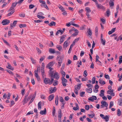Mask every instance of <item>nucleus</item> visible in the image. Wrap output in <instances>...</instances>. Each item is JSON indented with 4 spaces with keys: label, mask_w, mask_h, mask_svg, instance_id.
Instances as JSON below:
<instances>
[{
    "label": "nucleus",
    "mask_w": 122,
    "mask_h": 122,
    "mask_svg": "<svg viewBox=\"0 0 122 122\" xmlns=\"http://www.w3.org/2000/svg\"><path fill=\"white\" fill-rule=\"evenodd\" d=\"M10 22V21L9 20H7V19H5L2 20V23L3 25H8Z\"/></svg>",
    "instance_id": "nucleus-1"
},
{
    "label": "nucleus",
    "mask_w": 122,
    "mask_h": 122,
    "mask_svg": "<svg viewBox=\"0 0 122 122\" xmlns=\"http://www.w3.org/2000/svg\"><path fill=\"white\" fill-rule=\"evenodd\" d=\"M61 80L62 81L61 83L64 86H66V84L65 82H67V80L64 77H62L61 79Z\"/></svg>",
    "instance_id": "nucleus-2"
},
{
    "label": "nucleus",
    "mask_w": 122,
    "mask_h": 122,
    "mask_svg": "<svg viewBox=\"0 0 122 122\" xmlns=\"http://www.w3.org/2000/svg\"><path fill=\"white\" fill-rule=\"evenodd\" d=\"M50 93L51 94L55 92L56 91L57 88L56 87H54V88L51 87L50 88Z\"/></svg>",
    "instance_id": "nucleus-3"
},
{
    "label": "nucleus",
    "mask_w": 122,
    "mask_h": 122,
    "mask_svg": "<svg viewBox=\"0 0 122 122\" xmlns=\"http://www.w3.org/2000/svg\"><path fill=\"white\" fill-rule=\"evenodd\" d=\"M114 90L112 89L111 90H108L107 91V93L111 95L112 96H115L114 93H113Z\"/></svg>",
    "instance_id": "nucleus-4"
},
{
    "label": "nucleus",
    "mask_w": 122,
    "mask_h": 122,
    "mask_svg": "<svg viewBox=\"0 0 122 122\" xmlns=\"http://www.w3.org/2000/svg\"><path fill=\"white\" fill-rule=\"evenodd\" d=\"M54 78L57 80H58L60 76L58 74L57 72H56L54 74Z\"/></svg>",
    "instance_id": "nucleus-5"
},
{
    "label": "nucleus",
    "mask_w": 122,
    "mask_h": 122,
    "mask_svg": "<svg viewBox=\"0 0 122 122\" xmlns=\"http://www.w3.org/2000/svg\"><path fill=\"white\" fill-rule=\"evenodd\" d=\"M55 62L53 61L50 62L46 66V68H48L49 67L52 66L54 64Z\"/></svg>",
    "instance_id": "nucleus-6"
},
{
    "label": "nucleus",
    "mask_w": 122,
    "mask_h": 122,
    "mask_svg": "<svg viewBox=\"0 0 122 122\" xmlns=\"http://www.w3.org/2000/svg\"><path fill=\"white\" fill-rule=\"evenodd\" d=\"M37 70H35L34 71L35 76L37 80L38 81V67H37Z\"/></svg>",
    "instance_id": "nucleus-7"
},
{
    "label": "nucleus",
    "mask_w": 122,
    "mask_h": 122,
    "mask_svg": "<svg viewBox=\"0 0 122 122\" xmlns=\"http://www.w3.org/2000/svg\"><path fill=\"white\" fill-rule=\"evenodd\" d=\"M17 22V21L15 20L13 22V24L12 23L10 24V27L12 29V27H15V26Z\"/></svg>",
    "instance_id": "nucleus-8"
},
{
    "label": "nucleus",
    "mask_w": 122,
    "mask_h": 122,
    "mask_svg": "<svg viewBox=\"0 0 122 122\" xmlns=\"http://www.w3.org/2000/svg\"><path fill=\"white\" fill-rule=\"evenodd\" d=\"M66 36L65 35H63L61 37L60 41V44H61L64 41L65 38Z\"/></svg>",
    "instance_id": "nucleus-9"
},
{
    "label": "nucleus",
    "mask_w": 122,
    "mask_h": 122,
    "mask_svg": "<svg viewBox=\"0 0 122 122\" xmlns=\"http://www.w3.org/2000/svg\"><path fill=\"white\" fill-rule=\"evenodd\" d=\"M40 113L42 115H46V108H45L44 110H41L40 112Z\"/></svg>",
    "instance_id": "nucleus-10"
},
{
    "label": "nucleus",
    "mask_w": 122,
    "mask_h": 122,
    "mask_svg": "<svg viewBox=\"0 0 122 122\" xmlns=\"http://www.w3.org/2000/svg\"><path fill=\"white\" fill-rule=\"evenodd\" d=\"M50 82V79L48 78H46L44 80V82L46 84H48Z\"/></svg>",
    "instance_id": "nucleus-11"
},
{
    "label": "nucleus",
    "mask_w": 122,
    "mask_h": 122,
    "mask_svg": "<svg viewBox=\"0 0 122 122\" xmlns=\"http://www.w3.org/2000/svg\"><path fill=\"white\" fill-rule=\"evenodd\" d=\"M81 83H78L77 84V85L76 86H75V89L76 90L77 89H80L81 88Z\"/></svg>",
    "instance_id": "nucleus-12"
},
{
    "label": "nucleus",
    "mask_w": 122,
    "mask_h": 122,
    "mask_svg": "<svg viewBox=\"0 0 122 122\" xmlns=\"http://www.w3.org/2000/svg\"><path fill=\"white\" fill-rule=\"evenodd\" d=\"M75 104L76 106V107H74L73 108V110L75 111H76L79 110V107L78 104L77 103H75Z\"/></svg>",
    "instance_id": "nucleus-13"
},
{
    "label": "nucleus",
    "mask_w": 122,
    "mask_h": 122,
    "mask_svg": "<svg viewBox=\"0 0 122 122\" xmlns=\"http://www.w3.org/2000/svg\"><path fill=\"white\" fill-rule=\"evenodd\" d=\"M8 66L6 67V68L12 70H13L14 68H13L11 65L9 63H8Z\"/></svg>",
    "instance_id": "nucleus-14"
},
{
    "label": "nucleus",
    "mask_w": 122,
    "mask_h": 122,
    "mask_svg": "<svg viewBox=\"0 0 122 122\" xmlns=\"http://www.w3.org/2000/svg\"><path fill=\"white\" fill-rule=\"evenodd\" d=\"M92 88H86V90L87 93H91L92 92Z\"/></svg>",
    "instance_id": "nucleus-15"
},
{
    "label": "nucleus",
    "mask_w": 122,
    "mask_h": 122,
    "mask_svg": "<svg viewBox=\"0 0 122 122\" xmlns=\"http://www.w3.org/2000/svg\"><path fill=\"white\" fill-rule=\"evenodd\" d=\"M54 96L53 94H51L49 97L48 99L49 101H51L54 98Z\"/></svg>",
    "instance_id": "nucleus-16"
},
{
    "label": "nucleus",
    "mask_w": 122,
    "mask_h": 122,
    "mask_svg": "<svg viewBox=\"0 0 122 122\" xmlns=\"http://www.w3.org/2000/svg\"><path fill=\"white\" fill-rule=\"evenodd\" d=\"M56 25V23L55 22L52 21L50 23V24H49V25L50 26H55Z\"/></svg>",
    "instance_id": "nucleus-17"
},
{
    "label": "nucleus",
    "mask_w": 122,
    "mask_h": 122,
    "mask_svg": "<svg viewBox=\"0 0 122 122\" xmlns=\"http://www.w3.org/2000/svg\"><path fill=\"white\" fill-rule=\"evenodd\" d=\"M63 32V31L61 30H57L56 33V35H57L60 32L61 33V34H62Z\"/></svg>",
    "instance_id": "nucleus-18"
},
{
    "label": "nucleus",
    "mask_w": 122,
    "mask_h": 122,
    "mask_svg": "<svg viewBox=\"0 0 122 122\" xmlns=\"http://www.w3.org/2000/svg\"><path fill=\"white\" fill-rule=\"evenodd\" d=\"M99 82L100 84L103 85H104L106 84L105 82L104 81H102V80L99 79Z\"/></svg>",
    "instance_id": "nucleus-19"
},
{
    "label": "nucleus",
    "mask_w": 122,
    "mask_h": 122,
    "mask_svg": "<svg viewBox=\"0 0 122 122\" xmlns=\"http://www.w3.org/2000/svg\"><path fill=\"white\" fill-rule=\"evenodd\" d=\"M15 12V10H13L12 11H11L9 13H8V14H7V16H10V15L12 14Z\"/></svg>",
    "instance_id": "nucleus-20"
},
{
    "label": "nucleus",
    "mask_w": 122,
    "mask_h": 122,
    "mask_svg": "<svg viewBox=\"0 0 122 122\" xmlns=\"http://www.w3.org/2000/svg\"><path fill=\"white\" fill-rule=\"evenodd\" d=\"M63 58V57L62 56H61L60 57L59 59L57 61H58V62H60L61 63H62Z\"/></svg>",
    "instance_id": "nucleus-21"
},
{
    "label": "nucleus",
    "mask_w": 122,
    "mask_h": 122,
    "mask_svg": "<svg viewBox=\"0 0 122 122\" xmlns=\"http://www.w3.org/2000/svg\"><path fill=\"white\" fill-rule=\"evenodd\" d=\"M68 43L66 41H65L64 44H63V47L64 48H65L66 49V48L67 47L68 45H67Z\"/></svg>",
    "instance_id": "nucleus-22"
},
{
    "label": "nucleus",
    "mask_w": 122,
    "mask_h": 122,
    "mask_svg": "<svg viewBox=\"0 0 122 122\" xmlns=\"http://www.w3.org/2000/svg\"><path fill=\"white\" fill-rule=\"evenodd\" d=\"M49 52L51 53H54L56 52L54 49L50 48L49 49Z\"/></svg>",
    "instance_id": "nucleus-23"
},
{
    "label": "nucleus",
    "mask_w": 122,
    "mask_h": 122,
    "mask_svg": "<svg viewBox=\"0 0 122 122\" xmlns=\"http://www.w3.org/2000/svg\"><path fill=\"white\" fill-rule=\"evenodd\" d=\"M103 119H105L106 122H108L109 120V117L107 115H106L104 118Z\"/></svg>",
    "instance_id": "nucleus-24"
},
{
    "label": "nucleus",
    "mask_w": 122,
    "mask_h": 122,
    "mask_svg": "<svg viewBox=\"0 0 122 122\" xmlns=\"http://www.w3.org/2000/svg\"><path fill=\"white\" fill-rule=\"evenodd\" d=\"M119 61L118 62V63L119 64H121L122 62V56H119Z\"/></svg>",
    "instance_id": "nucleus-25"
},
{
    "label": "nucleus",
    "mask_w": 122,
    "mask_h": 122,
    "mask_svg": "<svg viewBox=\"0 0 122 122\" xmlns=\"http://www.w3.org/2000/svg\"><path fill=\"white\" fill-rule=\"evenodd\" d=\"M56 48L58 49V50L60 51H61V50L62 49V46L60 45H57L56 46Z\"/></svg>",
    "instance_id": "nucleus-26"
},
{
    "label": "nucleus",
    "mask_w": 122,
    "mask_h": 122,
    "mask_svg": "<svg viewBox=\"0 0 122 122\" xmlns=\"http://www.w3.org/2000/svg\"><path fill=\"white\" fill-rule=\"evenodd\" d=\"M87 32L88 33V35L90 36H91L92 35V32L90 29H88V30L87 31Z\"/></svg>",
    "instance_id": "nucleus-27"
},
{
    "label": "nucleus",
    "mask_w": 122,
    "mask_h": 122,
    "mask_svg": "<svg viewBox=\"0 0 122 122\" xmlns=\"http://www.w3.org/2000/svg\"><path fill=\"white\" fill-rule=\"evenodd\" d=\"M104 91L103 90H102L100 91V94L99 95L101 97H102L104 96Z\"/></svg>",
    "instance_id": "nucleus-28"
},
{
    "label": "nucleus",
    "mask_w": 122,
    "mask_h": 122,
    "mask_svg": "<svg viewBox=\"0 0 122 122\" xmlns=\"http://www.w3.org/2000/svg\"><path fill=\"white\" fill-rule=\"evenodd\" d=\"M86 85L88 88H92L93 87V86L91 84H86Z\"/></svg>",
    "instance_id": "nucleus-29"
},
{
    "label": "nucleus",
    "mask_w": 122,
    "mask_h": 122,
    "mask_svg": "<svg viewBox=\"0 0 122 122\" xmlns=\"http://www.w3.org/2000/svg\"><path fill=\"white\" fill-rule=\"evenodd\" d=\"M88 115L89 116L90 118H92L95 116V114L94 113L91 114H88Z\"/></svg>",
    "instance_id": "nucleus-30"
},
{
    "label": "nucleus",
    "mask_w": 122,
    "mask_h": 122,
    "mask_svg": "<svg viewBox=\"0 0 122 122\" xmlns=\"http://www.w3.org/2000/svg\"><path fill=\"white\" fill-rule=\"evenodd\" d=\"M45 56H43L40 59L39 62L41 63L45 59Z\"/></svg>",
    "instance_id": "nucleus-31"
},
{
    "label": "nucleus",
    "mask_w": 122,
    "mask_h": 122,
    "mask_svg": "<svg viewBox=\"0 0 122 122\" xmlns=\"http://www.w3.org/2000/svg\"><path fill=\"white\" fill-rule=\"evenodd\" d=\"M117 115L118 116H120L121 114V112L120 109H118L117 110Z\"/></svg>",
    "instance_id": "nucleus-32"
},
{
    "label": "nucleus",
    "mask_w": 122,
    "mask_h": 122,
    "mask_svg": "<svg viewBox=\"0 0 122 122\" xmlns=\"http://www.w3.org/2000/svg\"><path fill=\"white\" fill-rule=\"evenodd\" d=\"M73 46L72 45H71L70 46V48L69 49V50L68 51V53H70L72 50V48L73 47Z\"/></svg>",
    "instance_id": "nucleus-33"
},
{
    "label": "nucleus",
    "mask_w": 122,
    "mask_h": 122,
    "mask_svg": "<svg viewBox=\"0 0 122 122\" xmlns=\"http://www.w3.org/2000/svg\"><path fill=\"white\" fill-rule=\"evenodd\" d=\"M101 103L102 104H105V105L107 106H108V103H107V102L106 101H102L101 102Z\"/></svg>",
    "instance_id": "nucleus-34"
},
{
    "label": "nucleus",
    "mask_w": 122,
    "mask_h": 122,
    "mask_svg": "<svg viewBox=\"0 0 122 122\" xmlns=\"http://www.w3.org/2000/svg\"><path fill=\"white\" fill-rule=\"evenodd\" d=\"M26 26V25L25 24H21L19 25V27L20 28H22L23 27H25Z\"/></svg>",
    "instance_id": "nucleus-35"
},
{
    "label": "nucleus",
    "mask_w": 122,
    "mask_h": 122,
    "mask_svg": "<svg viewBox=\"0 0 122 122\" xmlns=\"http://www.w3.org/2000/svg\"><path fill=\"white\" fill-rule=\"evenodd\" d=\"M18 4V3H17V2H16V3H12V5L11 6V7H12L13 8H14L15 7V6H16V5L17 4Z\"/></svg>",
    "instance_id": "nucleus-36"
},
{
    "label": "nucleus",
    "mask_w": 122,
    "mask_h": 122,
    "mask_svg": "<svg viewBox=\"0 0 122 122\" xmlns=\"http://www.w3.org/2000/svg\"><path fill=\"white\" fill-rule=\"evenodd\" d=\"M101 40V43H102L104 45H105L106 43V41L104 39H103Z\"/></svg>",
    "instance_id": "nucleus-37"
},
{
    "label": "nucleus",
    "mask_w": 122,
    "mask_h": 122,
    "mask_svg": "<svg viewBox=\"0 0 122 122\" xmlns=\"http://www.w3.org/2000/svg\"><path fill=\"white\" fill-rule=\"evenodd\" d=\"M106 11L107 15L108 17H109L110 15V10L109 9H107Z\"/></svg>",
    "instance_id": "nucleus-38"
},
{
    "label": "nucleus",
    "mask_w": 122,
    "mask_h": 122,
    "mask_svg": "<svg viewBox=\"0 0 122 122\" xmlns=\"http://www.w3.org/2000/svg\"><path fill=\"white\" fill-rule=\"evenodd\" d=\"M85 9H86V10L87 11V13H89L91 11V10H90V8L88 7H86L85 8Z\"/></svg>",
    "instance_id": "nucleus-39"
},
{
    "label": "nucleus",
    "mask_w": 122,
    "mask_h": 122,
    "mask_svg": "<svg viewBox=\"0 0 122 122\" xmlns=\"http://www.w3.org/2000/svg\"><path fill=\"white\" fill-rule=\"evenodd\" d=\"M85 92H82L80 93V96L81 97H84V95L85 94Z\"/></svg>",
    "instance_id": "nucleus-40"
},
{
    "label": "nucleus",
    "mask_w": 122,
    "mask_h": 122,
    "mask_svg": "<svg viewBox=\"0 0 122 122\" xmlns=\"http://www.w3.org/2000/svg\"><path fill=\"white\" fill-rule=\"evenodd\" d=\"M83 76L84 77H86L87 75V73L86 70H85L83 73Z\"/></svg>",
    "instance_id": "nucleus-41"
},
{
    "label": "nucleus",
    "mask_w": 122,
    "mask_h": 122,
    "mask_svg": "<svg viewBox=\"0 0 122 122\" xmlns=\"http://www.w3.org/2000/svg\"><path fill=\"white\" fill-rule=\"evenodd\" d=\"M96 77H94L92 78V84H94L95 83L96 80Z\"/></svg>",
    "instance_id": "nucleus-42"
},
{
    "label": "nucleus",
    "mask_w": 122,
    "mask_h": 122,
    "mask_svg": "<svg viewBox=\"0 0 122 122\" xmlns=\"http://www.w3.org/2000/svg\"><path fill=\"white\" fill-rule=\"evenodd\" d=\"M54 71H52L51 72L49 73V74L50 75L51 77H54Z\"/></svg>",
    "instance_id": "nucleus-43"
},
{
    "label": "nucleus",
    "mask_w": 122,
    "mask_h": 122,
    "mask_svg": "<svg viewBox=\"0 0 122 122\" xmlns=\"http://www.w3.org/2000/svg\"><path fill=\"white\" fill-rule=\"evenodd\" d=\"M58 119H61V117L62 116V113H58Z\"/></svg>",
    "instance_id": "nucleus-44"
},
{
    "label": "nucleus",
    "mask_w": 122,
    "mask_h": 122,
    "mask_svg": "<svg viewBox=\"0 0 122 122\" xmlns=\"http://www.w3.org/2000/svg\"><path fill=\"white\" fill-rule=\"evenodd\" d=\"M113 105V102H110L109 108H111Z\"/></svg>",
    "instance_id": "nucleus-45"
},
{
    "label": "nucleus",
    "mask_w": 122,
    "mask_h": 122,
    "mask_svg": "<svg viewBox=\"0 0 122 122\" xmlns=\"http://www.w3.org/2000/svg\"><path fill=\"white\" fill-rule=\"evenodd\" d=\"M78 33L79 32H75L74 33L72 34L71 36H76L78 35Z\"/></svg>",
    "instance_id": "nucleus-46"
},
{
    "label": "nucleus",
    "mask_w": 122,
    "mask_h": 122,
    "mask_svg": "<svg viewBox=\"0 0 122 122\" xmlns=\"http://www.w3.org/2000/svg\"><path fill=\"white\" fill-rule=\"evenodd\" d=\"M61 10L62 12H63L65 10L64 8L61 6L58 7Z\"/></svg>",
    "instance_id": "nucleus-47"
},
{
    "label": "nucleus",
    "mask_w": 122,
    "mask_h": 122,
    "mask_svg": "<svg viewBox=\"0 0 122 122\" xmlns=\"http://www.w3.org/2000/svg\"><path fill=\"white\" fill-rule=\"evenodd\" d=\"M61 73L62 75V77H64L66 75L65 72L64 71H61Z\"/></svg>",
    "instance_id": "nucleus-48"
},
{
    "label": "nucleus",
    "mask_w": 122,
    "mask_h": 122,
    "mask_svg": "<svg viewBox=\"0 0 122 122\" xmlns=\"http://www.w3.org/2000/svg\"><path fill=\"white\" fill-rule=\"evenodd\" d=\"M109 4L110 7L113 6L114 5V2H109Z\"/></svg>",
    "instance_id": "nucleus-49"
},
{
    "label": "nucleus",
    "mask_w": 122,
    "mask_h": 122,
    "mask_svg": "<svg viewBox=\"0 0 122 122\" xmlns=\"http://www.w3.org/2000/svg\"><path fill=\"white\" fill-rule=\"evenodd\" d=\"M88 100H89L91 101L92 102H93L94 100V98L91 97L88 98Z\"/></svg>",
    "instance_id": "nucleus-50"
},
{
    "label": "nucleus",
    "mask_w": 122,
    "mask_h": 122,
    "mask_svg": "<svg viewBox=\"0 0 122 122\" xmlns=\"http://www.w3.org/2000/svg\"><path fill=\"white\" fill-rule=\"evenodd\" d=\"M27 95L25 96V98L23 100V101L24 102V104H25L27 102L26 100L27 99Z\"/></svg>",
    "instance_id": "nucleus-51"
},
{
    "label": "nucleus",
    "mask_w": 122,
    "mask_h": 122,
    "mask_svg": "<svg viewBox=\"0 0 122 122\" xmlns=\"http://www.w3.org/2000/svg\"><path fill=\"white\" fill-rule=\"evenodd\" d=\"M19 15V16L23 17H24L25 16V15L24 14H20Z\"/></svg>",
    "instance_id": "nucleus-52"
},
{
    "label": "nucleus",
    "mask_w": 122,
    "mask_h": 122,
    "mask_svg": "<svg viewBox=\"0 0 122 122\" xmlns=\"http://www.w3.org/2000/svg\"><path fill=\"white\" fill-rule=\"evenodd\" d=\"M85 109L86 110H88L89 109V107L88 105H86L85 106Z\"/></svg>",
    "instance_id": "nucleus-53"
},
{
    "label": "nucleus",
    "mask_w": 122,
    "mask_h": 122,
    "mask_svg": "<svg viewBox=\"0 0 122 122\" xmlns=\"http://www.w3.org/2000/svg\"><path fill=\"white\" fill-rule=\"evenodd\" d=\"M35 6V5H29V8L30 9H32Z\"/></svg>",
    "instance_id": "nucleus-54"
},
{
    "label": "nucleus",
    "mask_w": 122,
    "mask_h": 122,
    "mask_svg": "<svg viewBox=\"0 0 122 122\" xmlns=\"http://www.w3.org/2000/svg\"><path fill=\"white\" fill-rule=\"evenodd\" d=\"M44 4V7L46 8L47 10H49V8H48L46 4V3L45 2Z\"/></svg>",
    "instance_id": "nucleus-55"
},
{
    "label": "nucleus",
    "mask_w": 122,
    "mask_h": 122,
    "mask_svg": "<svg viewBox=\"0 0 122 122\" xmlns=\"http://www.w3.org/2000/svg\"><path fill=\"white\" fill-rule=\"evenodd\" d=\"M54 56H50L48 57V59H51L54 58Z\"/></svg>",
    "instance_id": "nucleus-56"
},
{
    "label": "nucleus",
    "mask_w": 122,
    "mask_h": 122,
    "mask_svg": "<svg viewBox=\"0 0 122 122\" xmlns=\"http://www.w3.org/2000/svg\"><path fill=\"white\" fill-rule=\"evenodd\" d=\"M30 59L32 61V63L33 64H34L36 62L35 61V60H34L33 58L31 57H30Z\"/></svg>",
    "instance_id": "nucleus-57"
},
{
    "label": "nucleus",
    "mask_w": 122,
    "mask_h": 122,
    "mask_svg": "<svg viewBox=\"0 0 122 122\" xmlns=\"http://www.w3.org/2000/svg\"><path fill=\"white\" fill-rule=\"evenodd\" d=\"M94 67V64L93 62H92L91 65L90 66V68L92 69H93Z\"/></svg>",
    "instance_id": "nucleus-58"
},
{
    "label": "nucleus",
    "mask_w": 122,
    "mask_h": 122,
    "mask_svg": "<svg viewBox=\"0 0 122 122\" xmlns=\"http://www.w3.org/2000/svg\"><path fill=\"white\" fill-rule=\"evenodd\" d=\"M96 62H100V63L98 64L100 65H102V63L101 62H100V61H99L98 59H96Z\"/></svg>",
    "instance_id": "nucleus-59"
},
{
    "label": "nucleus",
    "mask_w": 122,
    "mask_h": 122,
    "mask_svg": "<svg viewBox=\"0 0 122 122\" xmlns=\"http://www.w3.org/2000/svg\"><path fill=\"white\" fill-rule=\"evenodd\" d=\"M119 103H120L119 105H121L122 102V98H120L119 100L118 101Z\"/></svg>",
    "instance_id": "nucleus-60"
},
{
    "label": "nucleus",
    "mask_w": 122,
    "mask_h": 122,
    "mask_svg": "<svg viewBox=\"0 0 122 122\" xmlns=\"http://www.w3.org/2000/svg\"><path fill=\"white\" fill-rule=\"evenodd\" d=\"M101 20L102 22L103 23V24H104L105 23V22L106 21L103 18H101Z\"/></svg>",
    "instance_id": "nucleus-61"
},
{
    "label": "nucleus",
    "mask_w": 122,
    "mask_h": 122,
    "mask_svg": "<svg viewBox=\"0 0 122 122\" xmlns=\"http://www.w3.org/2000/svg\"><path fill=\"white\" fill-rule=\"evenodd\" d=\"M105 107H107V106L103 104H102V105L100 106V107L101 108H102Z\"/></svg>",
    "instance_id": "nucleus-62"
},
{
    "label": "nucleus",
    "mask_w": 122,
    "mask_h": 122,
    "mask_svg": "<svg viewBox=\"0 0 122 122\" xmlns=\"http://www.w3.org/2000/svg\"><path fill=\"white\" fill-rule=\"evenodd\" d=\"M100 7L99 8V9H102L104 10H105V8L103 6L101 5H100Z\"/></svg>",
    "instance_id": "nucleus-63"
},
{
    "label": "nucleus",
    "mask_w": 122,
    "mask_h": 122,
    "mask_svg": "<svg viewBox=\"0 0 122 122\" xmlns=\"http://www.w3.org/2000/svg\"><path fill=\"white\" fill-rule=\"evenodd\" d=\"M3 41L7 45H8V46L9 45V43L6 40H5L4 39H3Z\"/></svg>",
    "instance_id": "nucleus-64"
}]
</instances>
